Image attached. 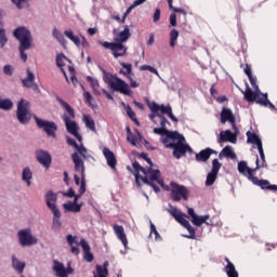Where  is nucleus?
<instances>
[{
    "instance_id": "obj_59",
    "label": "nucleus",
    "mask_w": 277,
    "mask_h": 277,
    "mask_svg": "<svg viewBox=\"0 0 277 277\" xmlns=\"http://www.w3.org/2000/svg\"><path fill=\"white\" fill-rule=\"evenodd\" d=\"M249 81L254 90H256L258 92L259 90H261L259 89V84H256V77L250 76Z\"/></svg>"
},
{
    "instance_id": "obj_45",
    "label": "nucleus",
    "mask_w": 277,
    "mask_h": 277,
    "mask_svg": "<svg viewBox=\"0 0 277 277\" xmlns=\"http://www.w3.org/2000/svg\"><path fill=\"white\" fill-rule=\"evenodd\" d=\"M52 36L60 42V44H66V38H64V35L62 31H60L57 28H53Z\"/></svg>"
},
{
    "instance_id": "obj_28",
    "label": "nucleus",
    "mask_w": 277,
    "mask_h": 277,
    "mask_svg": "<svg viewBox=\"0 0 277 277\" xmlns=\"http://www.w3.org/2000/svg\"><path fill=\"white\" fill-rule=\"evenodd\" d=\"M243 93L245 98L249 102V103H254V101H256V96H259V94H261V90H254L252 91V89L247 84V89Z\"/></svg>"
},
{
    "instance_id": "obj_16",
    "label": "nucleus",
    "mask_w": 277,
    "mask_h": 277,
    "mask_svg": "<svg viewBox=\"0 0 277 277\" xmlns=\"http://www.w3.org/2000/svg\"><path fill=\"white\" fill-rule=\"evenodd\" d=\"M227 121L230 122L233 129L237 131V126H235V115H233V110L223 107L221 111V122L222 124H226Z\"/></svg>"
},
{
    "instance_id": "obj_64",
    "label": "nucleus",
    "mask_w": 277,
    "mask_h": 277,
    "mask_svg": "<svg viewBox=\"0 0 277 277\" xmlns=\"http://www.w3.org/2000/svg\"><path fill=\"white\" fill-rule=\"evenodd\" d=\"M63 196L67 197V198H74L75 196V190L72 188H69V192L67 193H62Z\"/></svg>"
},
{
    "instance_id": "obj_25",
    "label": "nucleus",
    "mask_w": 277,
    "mask_h": 277,
    "mask_svg": "<svg viewBox=\"0 0 277 277\" xmlns=\"http://www.w3.org/2000/svg\"><path fill=\"white\" fill-rule=\"evenodd\" d=\"M80 246L84 252V255H83L84 261H87V263H92L94 261V254H92V251H90V243H88L85 239H81Z\"/></svg>"
},
{
    "instance_id": "obj_24",
    "label": "nucleus",
    "mask_w": 277,
    "mask_h": 277,
    "mask_svg": "<svg viewBox=\"0 0 277 277\" xmlns=\"http://www.w3.org/2000/svg\"><path fill=\"white\" fill-rule=\"evenodd\" d=\"M103 155L109 168H111V170H116V164L118 163V161L116 160V155H114V151H110L109 148L105 147L103 149Z\"/></svg>"
},
{
    "instance_id": "obj_13",
    "label": "nucleus",
    "mask_w": 277,
    "mask_h": 277,
    "mask_svg": "<svg viewBox=\"0 0 277 277\" xmlns=\"http://www.w3.org/2000/svg\"><path fill=\"white\" fill-rule=\"evenodd\" d=\"M222 168V162L217 159L212 160V170L208 173L206 179V185L207 187H211L215 181H217V173L220 172V169Z\"/></svg>"
},
{
    "instance_id": "obj_5",
    "label": "nucleus",
    "mask_w": 277,
    "mask_h": 277,
    "mask_svg": "<svg viewBox=\"0 0 277 277\" xmlns=\"http://www.w3.org/2000/svg\"><path fill=\"white\" fill-rule=\"evenodd\" d=\"M74 170L75 172H78L81 176L79 194H74V202L77 203L79 198H81V196L85 194V167L83 166V162L81 161V159H79V156H77V154L74 155Z\"/></svg>"
},
{
    "instance_id": "obj_9",
    "label": "nucleus",
    "mask_w": 277,
    "mask_h": 277,
    "mask_svg": "<svg viewBox=\"0 0 277 277\" xmlns=\"http://www.w3.org/2000/svg\"><path fill=\"white\" fill-rule=\"evenodd\" d=\"M172 189H171V198L172 200H175V202H180V200L183 198V200H188L189 198V190L187 187L183 185H179L174 182L171 183Z\"/></svg>"
},
{
    "instance_id": "obj_30",
    "label": "nucleus",
    "mask_w": 277,
    "mask_h": 277,
    "mask_svg": "<svg viewBox=\"0 0 277 277\" xmlns=\"http://www.w3.org/2000/svg\"><path fill=\"white\" fill-rule=\"evenodd\" d=\"M107 267H109V262L105 261L103 266L102 265H96V273H93L94 276L93 277H107L109 276V271L107 269Z\"/></svg>"
},
{
    "instance_id": "obj_22",
    "label": "nucleus",
    "mask_w": 277,
    "mask_h": 277,
    "mask_svg": "<svg viewBox=\"0 0 277 277\" xmlns=\"http://www.w3.org/2000/svg\"><path fill=\"white\" fill-rule=\"evenodd\" d=\"M253 185H258L262 189H269L271 192H277V185H269V181L259 180V177H251Z\"/></svg>"
},
{
    "instance_id": "obj_15",
    "label": "nucleus",
    "mask_w": 277,
    "mask_h": 277,
    "mask_svg": "<svg viewBox=\"0 0 277 277\" xmlns=\"http://www.w3.org/2000/svg\"><path fill=\"white\" fill-rule=\"evenodd\" d=\"M187 215L182 214L176 222L181 224L186 230H188L189 235H185L186 239H196V229L189 224V221L186 220Z\"/></svg>"
},
{
    "instance_id": "obj_32",
    "label": "nucleus",
    "mask_w": 277,
    "mask_h": 277,
    "mask_svg": "<svg viewBox=\"0 0 277 277\" xmlns=\"http://www.w3.org/2000/svg\"><path fill=\"white\" fill-rule=\"evenodd\" d=\"M31 179H34V173L31 172V169L29 167H26L22 171V181L24 183H27V187L31 186Z\"/></svg>"
},
{
    "instance_id": "obj_6",
    "label": "nucleus",
    "mask_w": 277,
    "mask_h": 277,
    "mask_svg": "<svg viewBox=\"0 0 277 277\" xmlns=\"http://www.w3.org/2000/svg\"><path fill=\"white\" fill-rule=\"evenodd\" d=\"M16 116L19 124H27L31 120V110H29V102L21 100L17 103Z\"/></svg>"
},
{
    "instance_id": "obj_23",
    "label": "nucleus",
    "mask_w": 277,
    "mask_h": 277,
    "mask_svg": "<svg viewBox=\"0 0 277 277\" xmlns=\"http://www.w3.org/2000/svg\"><path fill=\"white\" fill-rule=\"evenodd\" d=\"M114 232L117 235V239L121 241L124 248H128L129 240L127 239V234H124V227L122 225H114Z\"/></svg>"
},
{
    "instance_id": "obj_38",
    "label": "nucleus",
    "mask_w": 277,
    "mask_h": 277,
    "mask_svg": "<svg viewBox=\"0 0 277 277\" xmlns=\"http://www.w3.org/2000/svg\"><path fill=\"white\" fill-rule=\"evenodd\" d=\"M56 101L60 103V105L63 107V109L67 110V114L69 115L70 118H75V109H72V107L68 103H66L60 96L56 97Z\"/></svg>"
},
{
    "instance_id": "obj_40",
    "label": "nucleus",
    "mask_w": 277,
    "mask_h": 277,
    "mask_svg": "<svg viewBox=\"0 0 277 277\" xmlns=\"http://www.w3.org/2000/svg\"><path fill=\"white\" fill-rule=\"evenodd\" d=\"M52 213H53L52 228H61L62 221H60V217H62V212H60V210H54Z\"/></svg>"
},
{
    "instance_id": "obj_27",
    "label": "nucleus",
    "mask_w": 277,
    "mask_h": 277,
    "mask_svg": "<svg viewBox=\"0 0 277 277\" xmlns=\"http://www.w3.org/2000/svg\"><path fill=\"white\" fill-rule=\"evenodd\" d=\"M12 261V267L17 272L18 274H23L25 272V267H27V264L18 259H16V255L11 256Z\"/></svg>"
},
{
    "instance_id": "obj_46",
    "label": "nucleus",
    "mask_w": 277,
    "mask_h": 277,
    "mask_svg": "<svg viewBox=\"0 0 277 277\" xmlns=\"http://www.w3.org/2000/svg\"><path fill=\"white\" fill-rule=\"evenodd\" d=\"M255 103H258L259 105H263L264 107H267V103H269V100L267 98V93L263 94L261 92V94H259L255 100Z\"/></svg>"
},
{
    "instance_id": "obj_7",
    "label": "nucleus",
    "mask_w": 277,
    "mask_h": 277,
    "mask_svg": "<svg viewBox=\"0 0 277 277\" xmlns=\"http://www.w3.org/2000/svg\"><path fill=\"white\" fill-rule=\"evenodd\" d=\"M18 241L24 248H29V246H36L38 243V238L31 234V229L25 228L17 233Z\"/></svg>"
},
{
    "instance_id": "obj_11",
    "label": "nucleus",
    "mask_w": 277,
    "mask_h": 277,
    "mask_svg": "<svg viewBox=\"0 0 277 277\" xmlns=\"http://www.w3.org/2000/svg\"><path fill=\"white\" fill-rule=\"evenodd\" d=\"M100 44L104 47V49L113 51V55L116 58L122 57L124 53H127V48L122 43L100 41Z\"/></svg>"
},
{
    "instance_id": "obj_19",
    "label": "nucleus",
    "mask_w": 277,
    "mask_h": 277,
    "mask_svg": "<svg viewBox=\"0 0 277 277\" xmlns=\"http://www.w3.org/2000/svg\"><path fill=\"white\" fill-rule=\"evenodd\" d=\"M219 144L223 142H230V144H237V134L230 132V130L221 131L217 140Z\"/></svg>"
},
{
    "instance_id": "obj_4",
    "label": "nucleus",
    "mask_w": 277,
    "mask_h": 277,
    "mask_svg": "<svg viewBox=\"0 0 277 277\" xmlns=\"http://www.w3.org/2000/svg\"><path fill=\"white\" fill-rule=\"evenodd\" d=\"M183 142H185V136L176 132L171 137V141L164 145V147L172 148L173 157L175 159H181L182 156L187 153V150H192V147H189V145H185Z\"/></svg>"
},
{
    "instance_id": "obj_48",
    "label": "nucleus",
    "mask_w": 277,
    "mask_h": 277,
    "mask_svg": "<svg viewBox=\"0 0 277 277\" xmlns=\"http://www.w3.org/2000/svg\"><path fill=\"white\" fill-rule=\"evenodd\" d=\"M11 1L17 8V10H25V8H29V2L27 0H11Z\"/></svg>"
},
{
    "instance_id": "obj_3",
    "label": "nucleus",
    "mask_w": 277,
    "mask_h": 277,
    "mask_svg": "<svg viewBox=\"0 0 277 277\" xmlns=\"http://www.w3.org/2000/svg\"><path fill=\"white\" fill-rule=\"evenodd\" d=\"M148 107L153 114H156L160 118V127L166 129V124H170V121L166 119L161 114H167L173 122H179V119L172 113V106L159 105L156 102L148 103Z\"/></svg>"
},
{
    "instance_id": "obj_33",
    "label": "nucleus",
    "mask_w": 277,
    "mask_h": 277,
    "mask_svg": "<svg viewBox=\"0 0 277 277\" xmlns=\"http://www.w3.org/2000/svg\"><path fill=\"white\" fill-rule=\"evenodd\" d=\"M225 261L227 265L225 266V272L228 277H239V273H237V269H235V264L228 260V258H225Z\"/></svg>"
},
{
    "instance_id": "obj_26",
    "label": "nucleus",
    "mask_w": 277,
    "mask_h": 277,
    "mask_svg": "<svg viewBox=\"0 0 277 277\" xmlns=\"http://www.w3.org/2000/svg\"><path fill=\"white\" fill-rule=\"evenodd\" d=\"M76 150L74 154H71V159L75 162V155H77L78 159H80V161H82V166L85 168V163H83V159H88L90 157V155H88V149L85 148V146L83 145H78V147H76Z\"/></svg>"
},
{
    "instance_id": "obj_18",
    "label": "nucleus",
    "mask_w": 277,
    "mask_h": 277,
    "mask_svg": "<svg viewBox=\"0 0 277 277\" xmlns=\"http://www.w3.org/2000/svg\"><path fill=\"white\" fill-rule=\"evenodd\" d=\"M24 88H31L35 92H38L39 88L36 83V75L31 70L27 69V78L22 80Z\"/></svg>"
},
{
    "instance_id": "obj_53",
    "label": "nucleus",
    "mask_w": 277,
    "mask_h": 277,
    "mask_svg": "<svg viewBox=\"0 0 277 277\" xmlns=\"http://www.w3.org/2000/svg\"><path fill=\"white\" fill-rule=\"evenodd\" d=\"M87 80L90 82L91 88H93V92H96V88H98V80L91 76H88Z\"/></svg>"
},
{
    "instance_id": "obj_57",
    "label": "nucleus",
    "mask_w": 277,
    "mask_h": 277,
    "mask_svg": "<svg viewBox=\"0 0 277 277\" xmlns=\"http://www.w3.org/2000/svg\"><path fill=\"white\" fill-rule=\"evenodd\" d=\"M128 142H130L132 144V146H137V136L133 135V134H129L127 136Z\"/></svg>"
},
{
    "instance_id": "obj_55",
    "label": "nucleus",
    "mask_w": 277,
    "mask_h": 277,
    "mask_svg": "<svg viewBox=\"0 0 277 277\" xmlns=\"http://www.w3.org/2000/svg\"><path fill=\"white\" fill-rule=\"evenodd\" d=\"M64 60H68V58H66V56L64 54H58L56 56V66L58 68H64Z\"/></svg>"
},
{
    "instance_id": "obj_58",
    "label": "nucleus",
    "mask_w": 277,
    "mask_h": 277,
    "mask_svg": "<svg viewBox=\"0 0 277 277\" xmlns=\"http://www.w3.org/2000/svg\"><path fill=\"white\" fill-rule=\"evenodd\" d=\"M66 142L69 146H72V148H78L79 144L75 141V138L70 136H66Z\"/></svg>"
},
{
    "instance_id": "obj_34",
    "label": "nucleus",
    "mask_w": 277,
    "mask_h": 277,
    "mask_svg": "<svg viewBox=\"0 0 277 277\" xmlns=\"http://www.w3.org/2000/svg\"><path fill=\"white\" fill-rule=\"evenodd\" d=\"M209 214L206 215H197L194 219L190 220L192 224H194V226H200L201 224H207V226H210L211 223L207 222V220H209Z\"/></svg>"
},
{
    "instance_id": "obj_21",
    "label": "nucleus",
    "mask_w": 277,
    "mask_h": 277,
    "mask_svg": "<svg viewBox=\"0 0 277 277\" xmlns=\"http://www.w3.org/2000/svg\"><path fill=\"white\" fill-rule=\"evenodd\" d=\"M238 172L243 176H248L249 181H251L254 177L252 174L256 172V169H251L246 161H240L238 162Z\"/></svg>"
},
{
    "instance_id": "obj_42",
    "label": "nucleus",
    "mask_w": 277,
    "mask_h": 277,
    "mask_svg": "<svg viewBox=\"0 0 277 277\" xmlns=\"http://www.w3.org/2000/svg\"><path fill=\"white\" fill-rule=\"evenodd\" d=\"M8 44V36L5 35V28L3 22H0V49H3Z\"/></svg>"
},
{
    "instance_id": "obj_2",
    "label": "nucleus",
    "mask_w": 277,
    "mask_h": 277,
    "mask_svg": "<svg viewBox=\"0 0 277 277\" xmlns=\"http://www.w3.org/2000/svg\"><path fill=\"white\" fill-rule=\"evenodd\" d=\"M16 40L19 42L18 51L21 55V60L23 62H27V53L26 51H29V49H34V37H31V31L27 29V27H18L13 32Z\"/></svg>"
},
{
    "instance_id": "obj_47",
    "label": "nucleus",
    "mask_w": 277,
    "mask_h": 277,
    "mask_svg": "<svg viewBox=\"0 0 277 277\" xmlns=\"http://www.w3.org/2000/svg\"><path fill=\"white\" fill-rule=\"evenodd\" d=\"M103 75H104L103 79H104L105 83H108L109 87L114 83V81L116 80V77H118V76L111 75L105 70H103Z\"/></svg>"
},
{
    "instance_id": "obj_41",
    "label": "nucleus",
    "mask_w": 277,
    "mask_h": 277,
    "mask_svg": "<svg viewBox=\"0 0 277 277\" xmlns=\"http://www.w3.org/2000/svg\"><path fill=\"white\" fill-rule=\"evenodd\" d=\"M82 120L87 129H90L91 131H94V132L96 131V124L94 123V119H92L90 115H83Z\"/></svg>"
},
{
    "instance_id": "obj_63",
    "label": "nucleus",
    "mask_w": 277,
    "mask_h": 277,
    "mask_svg": "<svg viewBox=\"0 0 277 277\" xmlns=\"http://www.w3.org/2000/svg\"><path fill=\"white\" fill-rule=\"evenodd\" d=\"M170 25L172 27H176V14H171L170 15Z\"/></svg>"
},
{
    "instance_id": "obj_17",
    "label": "nucleus",
    "mask_w": 277,
    "mask_h": 277,
    "mask_svg": "<svg viewBox=\"0 0 277 277\" xmlns=\"http://www.w3.org/2000/svg\"><path fill=\"white\" fill-rule=\"evenodd\" d=\"M36 157L43 168H51V154L49 151L40 149L37 151Z\"/></svg>"
},
{
    "instance_id": "obj_37",
    "label": "nucleus",
    "mask_w": 277,
    "mask_h": 277,
    "mask_svg": "<svg viewBox=\"0 0 277 277\" xmlns=\"http://www.w3.org/2000/svg\"><path fill=\"white\" fill-rule=\"evenodd\" d=\"M247 142L248 144H255L258 148H259V145L263 146V142L261 141V137H259V135L250 131L247 132Z\"/></svg>"
},
{
    "instance_id": "obj_20",
    "label": "nucleus",
    "mask_w": 277,
    "mask_h": 277,
    "mask_svg": "<svg viewBox=\"0 0 277 277\" xmlns=\"http://www.w3.org/2000/svg\"><path fill=\"white\" fill-rule=\"evenodd\" d=\"M154 133L156 135H166V137H163L161 140L162 144H164V146L172 141V137L174 136L175 132L169 131L168 129H163V128H155L154 129Z\"/></svg>"
},
{
    "instance_id": "obj_50",
    "label": "nucleus",
    "mask_w": 277,
    "mask_h": 277,
    "mask_svg": "<svg viewBox=\"0 0 277 277\" xmlns=\"http://www.w3.org/2000/svg\"><path fill=\"white\" fill-rule=\"evenodd\" d=\"M176 40H179V30L173 29L170 32V47H176Z\"/></svg>"
},
{
    "instance_id": "obj_8",
    "label": "nucleus",
    "mask_w": 277,
    "mask_h": 277,
    "mask_svg": "<svg viewBox=\"0 0 277 277\" xmlns=\"http://www.w3.org/2000/svg\"><path fill=\"white\" fill-rule=\"evenodd\" d=\"M32 118L39 129H42L48 135H50V137H55V132L57 131L55 122L40 119L36 115H34Z\"/></svg>"
},
{
    "instance_id": "obj_39",
    "label": "nucleus",
    "mask_w": 277,
    "mask_h": 277,
    "mask_svg": "<svg viewBox=\"0 0 277 277\" xmlns=\"http://www.w3.org/2000/svg\"><path fill=\"white\" fill-rule=\"evenodd\" d=\"M54 272L57 277H66V266L60 262H54Z\"/></svg>"
},
{
    "instance_id": "obj_29",
    "label": "nucleus",
    "mask_w": 277,
    "mask_h": 277,
    "mask_svg": "<svg viewBox=\"0 0 277 277\" xmlns=\"http://www.w3.org/2000/svg\"><path fill=\"white\" fill-rule=\"evenodd\" d=\"M129 38H131V31L129 30V26H124V29L115 38V42L122 44V42H127Z\"/></svg>"
},
{
    "instance_id": "obj_14",
    "label": "nucleus",
    "mask_w": 277,
    "mask_h": 277,
    "mask_svg": "<svg viewBox=\"0 0 277 277\" xmlns=\"http://www.w3.org/2000/svg\"><path fill=\"white\" fill-rule=\"evenodd\" d=\"M44 200L48 209L52 212L60 211V209H57V194L53 193V190L45 192Z\"/></svg>"
},
{
    "instance_id": "obj_35",
    "label": "nucleus",
    "mask_w": 277,
    "mask_h": 277,
    "mask_svg": "<svg viewBox=\"0 0 277 277\" xmlns=\"http://www.w3.org/2000/svg\"><path fill=\"white\" fill-rule=\"evenodd\" d=\"M219 157L220 159H222V157H227V159H237V155L233 150L232 146H225L220 153Z\"/></svg>"
},
{
    "instance_id": "obj_61",
    "label": "nucleus",
    "mask_w": 277,
    "mask_h": 277,
    "mask_svg": "<svg viewBox=\"0 0 277 277\" xmlns=\"http://www.w3.org/2000/svg\"><path fill=\"white\" fill-rule=\"evenodd\" d=\"M159 18H161V10L156 9L154 16H153L154 23H158Z\"/></svg>"
},
{
    "instance_id": "obj_60",
    "label": "nucleus",
    "mask_w": 277,
    "mask_h": 277,
    "mask_svg": "<svg viewBox=\"0 0 277 277\" xmlns=\"http://www.w3.org/2000/svg\"><path fill=\"white\" fill-rule=\"evenodd\" d=\"M120 66H122V68H124L128 75H131L132 68L133 66L129 63H120Z\"/></svg>"
},
{
    "instance_id": "obj_54",
    "label": "nucleus",
    "mask_w": 277,
    "mask_h": 277,
    "mask_svg": "<svg viewBox=\"0 0 277 277\" xmlns=\"http://www.w3.org/2000/svg\"><path fill=\"white\" fill-rule=\"evenodd\" d=\"M141 70H148L149 72H153L154 75L159 77V71L157 70V68H155V67H153L150 65H143V66H141Z\"/></svg>"
},
{
    "instance_id": "obj_43",
    "label": "nucleus",
    "mask_w": 277,
    "mask_h": 277,
    "mask_svg": "<svg viewBox=\"0 0 277 277\" xmlns=\"http://www.w3.org/2000/svg\"><path fill=\"white\" fill-rule=\"evenodd\" d=\"M64 34L66 38H68L69 40H71V42H74V44H76V47L81 45V40L79 39V37L75 36V32H72V30H65Z\"/></svg>"
},
{
    "instance_id": "obj_10",
    "label": "nucleus",
    "mask_w": 277,
    "mask_h": 277,
    "mask_svg": "<svg viewBox=\"0 0 277 277\" xmlns=\"http://www.w3.org/2000/svg\"><path fill=\"white\" fill-rule=\"evenodd\" d=\"M62 118L65 122L67 133H70V135H74V137H76L78 142H81L83 137L81 136V134H79V124H77V121L71 120L70 117L66 114H64Z\"/></svg>"
},
{
    "instance_id": "obj_49",
    "label": "nucleus",
    "mask_w": 277,
    "mask_h": 277,
    "mask_svg": "<svg viewBox=\"0 0 277 277\" xmlns=\"http://www.w3.org/2000/svg\"><path fill=\"white\" fill-rule=\"evenodd\" d=\"M168 213H170V215H172L176 221L183 215V212L172 206L168 209Z\"/></svg>"
},
{
    "instance_id": "obj_62",
    "label": "nucleus",
    "mask_w": 277,
    "mask_h": 277,
    "mask_svg": "<svg viewBox=\"0 0 277 277\" xmlns=\"http://www.w3.org/2000/svg\"><path fill=\"white\" fill-rule=\"evenodd\" d=\"M144 3H146V0H135V1L133 2V4L130 5V6H131L132 10H135V8H137L138 5H142V4H144Z\"/></svg>"
},
{
    "instance_id": "obj_44",
    "label": "nucleus",
    "mask_w": 277,
    "mask_h": 277,
    "mask_svg": "<svg viewBox=\"0 0 277 277\" xmlns=\"http://www.w3.org/2000/svg\"><path fill=\"white\" fill-rule=\"evenodd\" d=\"M121 105L126 109L127 115L129 116V118H131V120H133V122H135L136 124H140V122L137 121V118H135V111H133L131 106L129 104H124V102H122Z\"/></svg>"
},
{
    "instance_id": "obj_31",
    "label": "nucleus",
    "mask_w": 277,
    "mask_h": 277,
    "mask_svg": "<svg viewBox=\"0 0 277 277\" xmlns=\"http://www.w3.org/2000/svg\"><path fill=\"white\" fill-rule=\"evenodd\" d=\"M213 153H215L213 149L211 148H206L203 150H201L199 154H196V160L197 161H209L211 155H213Z\"/></svg>"
},
{
    "instance_id": "obj_1",
    "label": "nucleus",
    "mask_w": 277,
    "mask_h": 277,
    "mask_svg": "<svg viewBox=\"0 0 277 277\" xmlns=\"http://www.w3.org/2000/svg\"><path fill=\"white\" fill-rule=\"evenodd\" d=\"M132 166L135 170L134 176L136 185L141 187L142 184L140 183V181H142V183H144L145 185H149L150 187H153L156 194H159L160 189L158 188L157 184L160 185V187H163V179H161V171H159L158 169H146L144 167H141L140 162L137 161L133 162Z\"/></svg>"
},
{
    "instance_id": "obj_12",
    "label": "nucleus",
    "mask_w": 277,
    "mask_h": 277,
    "mask_svg": "<svg viewBox=\"0 0 277 277\" xmlns=\"http://www.w3.org/2000/svg\"><path fill=\"white\" fill-rule=\"evenodd\" d=\"M109 88L115 92H120V94L131 96V89H129V83H126V81L119 77H115V80Z\"/></svg>"
},
{
    "instance_id": "obj_36",
    "label": "nucleus",
    "mask_w": 277,
    "mask_h": 277,
    "mask_svg": "<svg viewBox=\"0 0 277 277\" xmlns=\"http://www.w3.org/2000/svg\"><path fill=\"white\" fill-rule=\"evenodd\" d=\"M63 209H65V211H70L72 213H79V211H81V205L75 201L74 202L68 201L63 205Z\"/></svg>"
},
{
    "instance_id": "obj_56",
    "label": "nucleus",
    "mask_w": 277,
    "mask_h": 277,
    "mask_svg": "<svg viewBox=\"0 0 277 277\" xmlns=\"http://www.w3.org/2000/svg\"><path fill=\"white\" fill-rule=\"evenodd\" d=\"M3 72H4V75H8V77H12L14 75V66L4 65L3 66Z\"/></svg>"
},
{
    "instance_id": "obj_52",
    "label": "nucleus",
    "mask_w": 277,
    "mask_h": 277,
    "mask_svg": "<svg viewBox=\"0 0 277 277\" xmlns=\"http://www.w3.org/2000/svg\"><path fill=\"white\" fill-rule=\"evenodd\" d=\"M67 243H69V246H81V241H77V236H72V235H67Z\"/></svg>"
},
{
    "instance_id": "obj_51",
    "label": "nucleus",
    "mask_w": 277,
    "mask_h": 277,
    "mask_svg": "<svg viewBox=\"0 0 277 277\" xmlns=\"http://www.w3.org/2000/svg\"><path fill=\"white\" fill-rule=\"evenodd\" d=\"M12 101L10 100H0V109H4L5 111H10L12 109Z\"/></svg>"
}]
</instances>
